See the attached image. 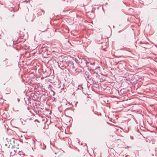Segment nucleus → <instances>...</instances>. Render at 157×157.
Segmentation results:
<instances>
[{
	"instance_id": "1",
	"label": "nucleus",
	"mask_w": 157,
	"mask_h": 157,
	"mask_svg": "<svg viewBox=\"0 0 157 157\" xmlns=\"http://www.w3.org/2000/svg\"><path fill=\"white\" fill-rule=\"evenodd\" d=\"M9 59L7 58H6L5 60L3 61V63L2 64L4 66H5L6 67L10 66L12 65V63L9 62Z\"/></svg>"
},
{
	"instance_id": "2",
	"label": "nucleus",
	"mask_w": 157,
	"mask_h": 157,
	"mask_svg": "<svg viewBox=\"0 0 157 157\" xmlns=\"http://www.w3.org/2000/svg\"><path fill=\"white\" fill-rule=\"evenodd\" d=\"M71 67H70V68L71 69L72 71H75L76 72H80V71H78V69L76 68L73 65H72L71 66Z\"/></svg>"
},
{
	"instance_id": "3",
	"label": "nucleus",
	"mask_w": 157,
	"mask_h": 157,
	"mask_svg": "<svg viewBox=\"0 0 157 157\" xmlns=\"http://www.w3.org/2000/svg\"><path fill=\"white\" fill-rule=\"evenodd\" d=\"M31 97L33 100H36L37 99V96L36 94H31Z\"/></svg>"
},
{
	"instance_id": "4",
	"label": "nucleus",
	"mask_w": 157,
	"mask_h": 157,
	"mask_svg": "<svg viewBox=\"0 0 157 157\" xmlns=\"http://www.w3.org/2000/svg\"><path fill=\"white\" fill-rule=\"evenodd\" d=\"M60 86H59V89H60V93L62 92H65V90H64V88H60Z\"/></svg>"
},
{
	"instance_id": "5",
	"label": "nucleus",
	"mask_w": 157,
	"mask_h": 157,
	"mask_svg": "<svg viewBox=\"0 0 157 157\" xmlns=\"http://www.w3.org/2000/svg\"><path fill=\"white\" fill-rule=\"evenodd\" d=\"M51 93L52 94V95L54 96L55 94V92L53 90H52V92H51Z\"/></svg>"
},
{
	"instance_id": "6",
	"label": "nucleus",
	"mask_w": 157,
	"mask_h": 157,
	"mask_svg": "<svg viewBox=\"0 0 157 157\" xmlns=\"http://www.w3.org/2000/svg\"><path fill=\"white\" fill-rule=\"evenodd\" d=\"M35 143H36V142H35V140H34L33 139L32 140L33 144L34 145L35 144Z\"/></svg>"
},
{
	"instance_id": "7",
	"label": "nucleus",
	"mask_w": 157,
	"mask_h": 157,
	"mask_svg": "<svg viewBox=\"0 0 157 157\" xmlns=\"http://www.w3.org/2000/svg\"><path fill=\"white\" fill-rule=\"evenodd\" d=\"M79 89L81 90V89H83V87H82V86H79Z\"/></svg>"
},
{
	"instance_id": "8",
	"label": "nucleus",
	"mask_w": 157,
	"mask_h": 157,
	"mask_svg": "<svg viewBox=\"0 0 157 157\" xmlns=\"http://www.w3.org/2000/svg\"><path fill=\"white\" fill-rule=\"evenodd\" d=\"M40 11H41V12H43V14H44V10H42L41 9H40Z\"/></svg>"
},
{
	"instance_id": "9",
	"label": "nucleus",
	"mask_w": 157,
	"mask_h": 157,
	"mask_svg": "<svg viewBox=\"0 0 157 157\" xmlns=\"http://www.w3.org/2000/svg\"><path fill=\"white\" fill-rule=\"evenodd\" d=\"M121 157H128V155H125L124 156H122Z\"/></svg>"
},
{
	"instance_id": "10",
	"label": "nucleus",
	"mask_w": 157,
	"mask_h": 157,
	"mask_svg": "<svg viewBox=\"0 0 157 157\" xmlns=\"http://www.w3.org/2000/svg\"><path fill=\"white\" fill-rule=\"evenodd\" d=\"M0 4L2 5H3V3L2 2H1L0 1Z\"/></svg>"
},
{
	"instance_id": "11",
	"label": "nucleus",
	"mask_w": 157,
	"mask_h": 157,
	"mask_svg": "<svg viewBox=\"0 0 157 157\" xmlns=\"http://www.w3.org/2000/svg\"><path fill=\"white\" fill-rule=\"evenodd\" d=\"M49 90H51V92H52V90H53L52 89H51V88H50L49 87Z\"/></svg>"
},
{
	"instance_id": "12",
	"label": "nucleus",
	"mask_w": 157,
	"mask_h": 157,
	"mask_svg": "<svg viewBox=\"0 0 157 157\" xmlns=\"http://www.w3.org/2000/svg\"><path fill=\"white\" fill-rule=\"evenodd\" d=\"M90 64H94V63H90Z\"/></svg>"
},
{
	"instance_id": "13",
	"label": "nucleus",
	"mask_w": 157,
	"mask_h": 157,
	"mask_svg": "<svg viewBox=\"0 0 157 157\" xmlns=\"http://www.w3.org/2000/svg\"><path fill=\"white\" fill-rule=\"evenodd\" d=\"M10 77H9V78H8V80L10 79Z\"/></svg>"
},
{
	"instance_id": "14",
	"label": "nucleus",
	"mask_w": 157,
	"mask_h": 157,
	"mask_svg": "<svg viewBox=\"0 0 157 157\" xmlns=\"http://www.w3.org/2000/svg\"><path fill=\"white\" fill-rule=\"evenodd\" d=\"M49 86L51 87V85H49Z\"/></svg>"
},
{
	"instance_id": "15",
	"label": "nucleus",
	"mask_w": 157,
	"mask_h": 157,
	"mask_svg": "<svg viewBox=\"0 0 157 157\" xmlns=\"http://www.w3.org/2000/svg\"><path fill=\"white\" fill-rule=\"evenodd\" d=\"M13 16H14V14H13Z\"/></svg>"
}]
</instances>
